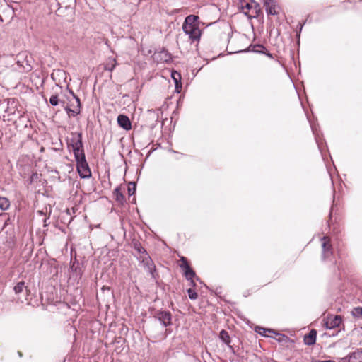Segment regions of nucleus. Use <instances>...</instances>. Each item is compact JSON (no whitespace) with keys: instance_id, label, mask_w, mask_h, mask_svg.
<instances>
[{"instance_id":"1","label":"nucleus","mask_w":362,"mask_h":362,"mask_svg":"<svg viewBox=\"0 0 362 362\" xmlns=\"http://www.w3.org/2000/svg\"><path fill=\"white\" fill-rule=\"evenodd\" d=\"M182 28L192 41L199 40L202 31L199 28V16L195 15L187 16L185 19Z\"/></svg>"},{"instance_id":"2","label":"nucleus","mask_w":362,"mask_h":362,"mask_svg":"<svg viewBox=\"0 0 362 362\" xmlns=\"http://www.w3.org/2000/svg\"><path fill=\"white\" fill-rule=\"evenodd\" d=\"M72 138L68 142V146L71 147L76 162L86 158L81 133H73Z\"/></svg>"},{"instance_id":"3","label":"nucleus","mask_w":362,"mask_h":362,"mask_svg":"<svg viewBox=\"0 0 362 362\" xmlns=\"http://www.w3.org/2000/svg\"><path fill=\"white\" fill-rule=\"evenodd\" d=\"M240 7L243 12L249 18H257L262 13V8L254 0H241Z\"/></svg>"},{"instance_id":"4","label":"nucleus","mask_w":362,"mask_h":362,"mask_svg":"<svg viewBox=\"0 0 362 362\" xmlns=\"http://www.w3.org/2000/svg\"><path fill=\"white\" fill-rule=\"evenodd\" d=\"M71 93L72 94V99L69 100L70 105L64 106V108L69 117H75L79 115L81 108V104L79 98L76 96L73 93V91H71Z\"/></svg>"},{"instance_id":"5","label":"nucleus","mask_w":362,"mask_h":362,"mask_svg":"<svg viewBox=\"0 0 362 362\" xmlns=\"http://www.w3.org/2000/svg\"><path fill=\"white\" fill-rule=\"evenodd\" d=\"M180 261H181V264H180V267L184 272L185 277L187 280L190 281V284L192 286H195V283L193 281V278L196 276L195 272L190 267V266L187 262V259L185 257H182L180 259Z\"/></svg>"},{"instance_id":"6","label":"nucleus","mask_w":362,"mask_h":362,"mask_svg":"<svg viewBox=\"0 0 362 362\" xmlns=\"http://www.w3.org/2000/svg\"><path fill=\"white\" fill-rule=\"evenodd\" d=\"M138 259L145 269L152 276L155 277L154 273L156 272V266L152 261V259L148 253H145L144 256H138Z\"/></svg>"},{"instance_id":"7","label":"nucleus","mask_w":362,"mask_h":362,"mask_svg":"<svg viewBox=\"0 0 362 362\" xmlns=\"http://www.w3.org/2000/svg\"><path fill=\"white\" fill-rule=\"evenodd\" d=\"M153 317L160 322L164 327L172 324V315L170 311L158 310L155 313Z\"/></svg>"},{"instance_id":"8","label":"nucleus","mask_w":362,"mask_h":362,"mask_svg":"<svg viewBox=\"0 0 362 362\" xmlns=\"http://www.w3.org/2000/svg\"><path fill=\"white\" fill-rule=\"evenodd\" d=\"M76 168L81 178H88L91 176V172L86 158L76 162Z\"/></svg>"},{"instance_id":"9","label":"nucleus","mask_w":362,"mask_h":362,"mask_svg":"<svg viewBox=\"0 0 362 362\" xmlns=\"http://www.w3.org/2000/svg\"><path fill=\"white\" fill-rule=\"evenodd\" d=\"M264 6L268 15H278L279 13V6L274 0H263Z\"/></svg>"},{"instance_id":"10","label":"nucleus","mask_w":362,"mask_h":362,"mask_svg":"<svg viewBox=\"0 0 362 362\" xmlns=\"http://www.w3.org/2000/svg\"><path fill=\"white\" fill-rule=\"evenodd\" d=\"M342 322V318L340 315H329L325 322L327 329H331L337 327Z\"/></svg>"},{"instance_id":"11","label":"nucleus","mask_w":362,"mask_h":362,"mask_svg":"<svg viewBox=\"0 0 362 362\" xmlns=\"http://www.w3.org/2000/svg\"><path fill=\"white\" fill-rule=\"evenodd\" d=\"M322 258L324 259L329 257L332 254V245L327 237L324 236L322 238Z\"/></svg>"},{"instance_id":"12","label":"nucleus","mask_w":362,"mask_h":362,"mask_svg":"<svg viewBox=\"0 0 362 362\" xmlns=\"http://www.w3.org/2000/svg\"><path fill=\"white\" fill-rule=\"evenodd\" d=\"M117 123L119 127L125 130H129L132 128V124L129 117L124 115H119L117 117Z\"/></svg>"},{"instance_id":"13","label":"nucleus","mask_w":362,"mask_h":362,"mask_svg":"<svg viewBox=\"0 0 362 362\" xmlns=\"http://www.w3.org/2000/svg\"><path fill=\"white\" fill-rule=\"evenodd\" d=\"M346 358H348V362H362V349H357L344 359Z\"/></svg>"},{"instance_id":"14","label":"nucleus","mask_w":362,"mask_h":362,"mask_svg":"<svg viewBox=\"0 0 362 362\" xmlns=\"http://www.w3.org/2000/svg\"><path fill=\"white\" fill-rule=\"evenodd\" d=\"M317 332L315 329H312L308 334L305 335L304 342L306 345H313L316 341Z\"/></svg>"},{"instance_id":"15","label":"nucleus","mask_w":362,"mask_h":362,"mask_svg":"<svg viewBox=\"0 0 362 362\" xmlns=\"http://www.w3.org/2000/svg\"><path fill=\"white\" fill-rule=\"evenodd\" d=\"M113 194L116 202H117L119 204H123L126 200L123 193L121 192V188L117 187L115 189L113 192Z\"/></svg>"},{"instance_id":"16","label":"nucleus","mask_w":362,"mask_h":362,"mask_svg":"<svg viewBox=\"0 0 362 362\" xmlns=\"http://www.w3.org/2000/svg\"><path fill=\"white\" fill-rule=\"evenodd\" d=\"M132 244L134 249L138 252V256H144L145 253H147L139 241H134Z\"/></svg>"},{"instance_id":"17","label":"nucleus","mask_w":362,"mask_h":362,"mask_svg":"<svg viewBox=\"0 0 362 362\" xmlns=\"http://www.w3.org/2000/svg\"><path fill=\"white\" fill-rule=\"evenodd\" d=\"M219 337L221 341H223L226 344L230 346V337L227 331L223 329L220 332Z\"/></svg>"},{"instance_id":"18","label":"nucleus","mask_w":362,"mask_h":362,"mask_svg":"<svg viewBox=\"0 0 362 362\" xmlns=\"http://www.w3.org/2000/svg\"><path fill=\"white\" fill-rule=\"evenodd\" d=\"M10 206V202L9 200L4 197H0V209L1 210H6Z\"/></svg>"},{"instance_id":"19","label":"nucleus","mask_w":362,"mask_h":362,"mask_svg":"<svg viewBox=\"0 0 362 362\" xmlns=\"http://www.w3.org/2000/svg\"><path fill=\"white\" fill-rule=\"evenodd\" d=\"M24 288H25V282L20 281V282L17 283V284L14 286L13 290H14L16 294H19L23 291Z\"/></svg>"},{"instance_id":"20","label":"nucleus","mask_w":362,"mask_h":362,"mask_svg":"<svg viewBox=\"0 0 362 362\" xmlns=\"http://www.w3.org/2000/svg\"><path fill=\"white\" fill-rule=\"evenodd\" d=\"M49 103L50 104L52 105V106H56L58 104L62 103V106L64 107V102L63 101H59V100L58 99V97L57 95H53L50 97V99H49Z\"/></svg>"},{"instance_id":"21","label":"nucleus","mask_w":362,"mask_h":362,"mask_svg":"<svg viewBox=\"0 0 362 362\" xmlns=\"http://www.w3.org/2000/svg\"><path fill=\"white\" fill-rule=\"evenodd\" d=\"M116 66V60L111 59L105 65V69L112 71Z\"/></svg>"},{"instance_id":"22","label":"nucleus","mask_w":362,"mask_h":362,"mask_svg":"<svg viewBox=\"0 0 362 362\" xmlns=\"http://www.w3.org/2000/svg\"><path fill=\"white\" fill-rule=\"evenodd\" d=\"M351 313L356 317H358V318L361 317L362 318V308L357 307V308H354Z\"/></svg>"},{"instance_id":"23","label":"nucleus","mask_w":362,"mask_h":362,"mask_svg":"<svg viewBox=\"0 0 362 362\" xmlns=\"http://www.w3.org/2000/svg\"><path fill=\"white\" fill-rule=\"evenodd\" d=\"M259 331H257L260 334L263 335V336H265V337H269V333H274V331H272V329H265V328H261V327H259Z\"/></svg>"},{"instance_id":"24","label":"nucleus","mask_w":362,"mask_h":362,"mask_svg":"<svg viewBox=\"0 0 362 362\" xmlns=\"http://www.w3.org/2000/svg\"><path fill=\"white\" fill-rule=\"evenodd\" d=\"M187 293H188L189 298L191 300H195L198 297L197 292L192 288H189L187 290Z\"/></svg>"},{"instance_id":"25","label":"nucleus","mask_w":362,"mask_h":362,"mask_svg":"<svg viewBox=\"0 0 362 362\" xmlns=\"http://www.w3.org/2000/svg\"><path fill=\"white\" fill-rule=\"evenodd\" d=\"M136 191V184L134 182H129L128 185V193L129 195L131 196L135 193Z\"/></svg>"},{"instance_id":"26","label":"nucleus","mask_w":362,"mask_h":362,"mask_svg":"<svg viewBox=\"0 0 362 362\" xmlns=\"http://www.w3.org/2000/svg\"><path fill=\"white\" fill-rule=\"evenodd\" d=\"M257 47H258L259 49H257L256 52H260V53H264V50H266V48L263 45H257ZM266 55L269 57V58H273V56L271 53L267 52L266 53Z\"/></svg>"},{"instance_id":"27","label":"nucleus","mask_w":362,"mask_h":362,"mask_svg":"<svg viewBox=\"0 0 362 362\" xmlns=\"http://www.w3.org/2000/svg\"><path fill=\"white\" fill-rule=\"evenodd\" d=\"M172 77L175 82L176 88H177V85L179 83V80L180 79V75L177 72H175L172 74Z\"/></svg>"},{"instance_id":"28","label":"nucleus","mask_w":362,"mask_h":362,"mask_svg":"<svg viewBox=\"0 0 362 362\" xmlns=\"http://www.w3.org/2000/svg\"><path fill=\"white\" fill-rule=\"evenodd\" d=\"M37 178H38V174L37 173H33L30 177V182H33L35 180H36Z\"/></svg>"},{"instance_id":"29","label":"nucleus","mask_w":362,"mask_h":362,"mask_svg":"<svg viewBox=\"0 0 362 362\" xmlns=\"http://www.w3.org/2000/svg\"><path fill=\"white\" fill-rule=\"evenodd\" d=\"M18 354L20 357H21L23 356V354L21 351H18Z\"/></svg>"},{"instance_id":"30","label":"nucleus","mask_w":362,"mask_h":362,"mask_svg":"<svg viewBox=\"0 0 362 362\" xmlns=\"http://www.w3.org/2000/svg\"><path fill=\"white\" fill-rule=\"evenodd\" d=\"M0 22H3V18L1 15H0Z\"/></svg>"}]
</instances>
